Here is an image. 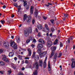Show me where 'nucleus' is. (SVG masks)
<instances>
[{
	"mask_svg": "<svg viewBox=\"0 0 75 75\" xmlns=\"http://www.w3.org/2000/svg\"><path fill=\"white\" fill-rule=\"evenodd\" d=\"M37 28L40 30H41L42 29V26L40 24H38L37 25Z\"/></svg>",
	"mask_w": 75,
	"mask_h": 75,
	"instance_id": "obj_11",
	"label": "nucleus"
},
{
	"mask_svg": "<svg viewBox=\"0 0 75 75\" xmlns=\"http://www.w3.org/2000/svg\"><path fill=\"white\" fill-rule=\"evenodd\" d=\"M14 5L15 6V7H17V4H14Z\"/></svg>",
	"mask_w": 75,
	"mask_h": 75,
	"instance_id": "obj_62",
	"label": "nucleus"
},
{
	"mask_svg": "<svg viewBox=\"0 0 75 75\" xmlns=\"http://www.w3.org/2000/svg\"><path fill=\"white\" fill-rule=\"evenodd\" d=\"M67 41H68V43H70V38H69L68 40H67Z\"/></svg>",
	"mask_w": 75,
	"mask_h": 75,
	"instance_id": "obj_51",
	"label": "nucleus"
},
{
	"mask_svg": "<svg viewBox=\"0 0 75 75\" xmlns=\"http://www.w3.org/2000/svg\"><path fill=\"white\" fill-rule=\"evenodd\" d=\"M26 31H27V32L29 33H31V32H32V29L30 27L28 28Z\"/></svg>",
	"mask_w": 75,
	"mask_h": 75,
	"instance_id": "obj_12",
	"label": "nucleus"
},
{
	"mask_svg": "<svg viewBox=\"0 0 75 75\" xmlns=\"http://www.w3.org/2000/svg\"><path fill=\"white\" fill-rule=\"evenodd\" d=\"M3 8H6V6L4 5L3 6Z\"/></svg>",
	"mask_w": 75,
	"mask_h": 75,
	"instance_id": "obj_63",
	"label": "nucleus"
},
{
	"mask_svg": "<svg viewBox=\"0 0 75 75\" xmlns=\"http://www.w3.org/2000/svg\"><path fill=\"white\" fill-rule=\"evenodd\" d=\"M58 39L57 38L55 40V41L53 42L54 45H57L58 44Z\"/></svg>",
	"mask_w": 75,
	"mask_h": 75,
	"instance_id": "obj_15",
	"label": "nucleus"
},
{
	"mask_svg": "<svg viewBox=\"0 0 75 75\" xmlns=\"http://www.w3.org/2000/svg\"><path fill=\"white\" fill-rule=\"evenodd\" d=\"M13 55H14V53L13 52H11L9 54V57H13Z\"/></svg>",
	"mask_w": 75,
	"mask_h": 75,
	"instance_id": "obj_22",
	"label": "nucleus"
},
{
	"mask_svg": "<svg viewBox=\"0 0 75 75\" xmlns=\"http://www.w3.org/2000/svg\"><path fill=\"white\" fill-rule=\"evenodd\" d=\"M6 59L7 58H6V57H4L3 58H2V59L3 61H6Z\"/></svg>",
	"mask_w": 75,
	"mask_h": 75,
	"instance_id": "obj_37",
	"label": "nucleus"
},
{
	"mask_svg": "<svg viewBox=\"0 0 75 75\" xmlns=\"http://www.w3.org/2000/svg\"><path fill=\"white\" fill-rule=\"evenodd\" d=\"M8 74H10L11 73V70H9L8 71Z\"/></svg>",
	"mask_w": 75,
	"mask_h": 75,
	"instance_id": "obj_44",
	"label": "nucleus"
},
{
	"mask_svg": "<svg viewBox=\"0 0 75 75\" xmlns=\"http://www.w3.org/2000/svg\"><path fill=\"white\" fill-rule=\"evenodd\" d=\"M20 38L19 37H18L16 38L17 42L18 43V42H20Z\"/></svg>",
	"mask_w": 75,
	"mask_h": 75,
	"instance_id": "obj_32",
	"label": "nucleus"
},
{
	"mask_svg": "<svg viewBox=\"0 0 75 75\" xmlns=\"http://www.w3.org/2000/svg\"><path fill=\"white\" fill-rule=\"evenodd\" d=\"M68 14L65 13L64 14V17H65V18H68Z\"/></svg>",
	"mask_w": 75,
	"mask_h": 75,
	"instance_id": "obj_27",
	"label": "nucleus"
},
{
	"mask_svg": "<svg viewBox=\"0 0 75 75\" xmlns=\"http://www.w3.org/2000/svg\"><path fill=\"white\" fill-rule=\"evenodd\" d=\"M35 23V19H34L33 18L32 20V24H34Z\"/></svg>",
	"mask_w": 75,
	"mask_h": 75,
	"instance_id": "obj_39",
	"label": "nucleus"
},
{
	"mask_svg": "<svg viewBox=\"0 0 75 75\" xmlns=\"http://www.w3.org/2000/svg\"><path fill=\"white\" fill-rule=\"evenodd\" d=\"M24 60H23V61H21V64L22 65H23V64H24Z\"/></svg>",
	"mask_w": 75,
	"mask_h": 75,
	"instance_id": "obj_53",
	"label": "nucleus"
},
{
	"mask_svg": "<svg viewBox=\"0 0 75 75\" xmlns=\"http://www.w3.org/2000/svg\"><path fill=\"white\" fill-rule=\"evenodd\" d=\"M33 43H35L36 42V40L35 39H34L33 41Z\"/></svg>",
	"mask_w": 75,
	"mask_h": 75,
	"instance_id": "obj_48",
	"label": "nucleus"
},
{
	"mask_svg": "<svg viewBox=\"0 0 75 75\" xmlns=\"http://www.w3.org/2000/svg\"><path fill=\"white\" fill-rule=\"evenodd\" d=\"M57 57H58V55L56 53L54 55L53 61H55V60L57 59Z\"/></svg>",
	"mask_w": 75,
	"mask_h": 75,
	"instance_id": "obj_20",
	"label": "nucleus"
},
{
	"mask_svg": "<svg viewBox=\"0 0 75 75\" xmlns=\"http://www.w3.org/2000/svg\"><path fill=\"white\" fill-rule=\"evenodd\" d=\"M43 63L42 60H40L39 61V65L41 67H42Z\"/></svg>",
	"mask_w": 75,
	"mask_h": 75,
	"instance_id": "obj_10",
	"label": "nucleus"
},
{
	"mask_svg": "<svg viewBox=\"0 0 75 75\" xmlns=\"http://www.w3.org/2000/svg\"><path fill=\"white\" fill-rule=\"evenodd\" d=\"M21 69H22V70L24 71V69H25V68L24 67H23Z\"/></svg>",
	"mask_w": 75,
	"mask_h": 75,
	"instance_id": "obj_61",
	"label": "nucleus"
},
{
	"mask_svg": "<svg viewBox=\"0 0 75 75\" xmlns=\"http://www.w3.org/2000/svg\"><path fill=\"white\" fill-rule=\"evenodd\" d=\"M11 67L14 69H16V67H17L16 66V65H15V64H11Z\"/></svg>",
	"mask_w": 75,
	"mask_h": 75,
	"instance_id": "obj_19",
	"label": "nucleus"
},
{
	"mask_svg": "<svg viewBox=\"0 0 75 75\" xmlns=\"http://www.w3.org/2000/svg\"><path fill=\"white\" fill-rule=\"evenodd\" d=\"M23 1L24 2V6L25 7V6H27V1Z\"/></svg>",
	"mask_w": 75,
	"mask_h": 75,
	"instance_id": "obj_25",
	"label": "nucleus"
},
{
	"mask_svg": "<svg viewBox=\"0 0 75 75\" xmlns=\"http://www.w3.org/2000/svg\"><path fill=\"white\" fill-rule=\"evenodd\" d=\"M10 46L12 47V48H14L15 50L17 49V46L15 42L13 41H11L10 42Z\"/></svg>",
	"mask_w": 75,
	"mask_h": 75,
	"instance_id": "obj_3",
	"label": "nucleus"
},
{
	"mask_svg": "<svg viewBox=\"0 0 75 75\" xmlns=\"http://www.w3.org/2000/svg\"><path fill=\"white\" fill-rule=\"evenodd\" d=\"M35 58L36 60H38L39 59V56L38 55H36L35 56Z\"/></svg>",
	"mask_w": 75,
	"mask_h": 75,
	"instance_id": "obj_23",
	"label": "nucleus"
},
{
	"mask_svg": "<svg viewBox=\"0 0 75 75\" xmlns=\"http://www.w3.org/2000/svg\"><path fill=\"white\" fill-rule=\"evenodd\" d=\"M37 70L35 71L33 73V74L34 75H37Z\"/></svg>",
	"mask_w": 75,
	"mask_h": 75,
	"instance_id": "obj_30",
	"label": "nucleus"
},
{
	"mask_svg": "<svg viewBox=\"0 0 75 75\" xmlns=\"http://www.w3.org/2000/svg\"><path fill=\"white\" fill-rule=\"evenodd\" d=\"M45 28H48V25H47V24H45Z\"/></svg>",
	"mask_w": 75,
	"mask_h": 75,
	"instance_id": "obj_45",
	"label": "nucleus"
},
{
	"mask_svg": "<svg viewBox=\"0 0 75 75\" xmlns=\"http://www.w3.org/2000/svg\"><path fill=\"white\" fill-rule=\"evenodd\" d=\"M18 57L19 59H21L23 60V59H22V57H23V56H22L19 55H18Z\"/></svg>",
	"mask_w": 75,
	"mask_h": 75,
	"instance_id": "obj_33",
	"label": "nucleus"
},
{
	"mask_svg": "<svg viewBox=\"0 0 75 75\" xmlns=\"http://www.w3.org/2000/svg\"><path fill=\"white\" fill-rule=\"evenodd\" d=\"M14 59L15 60V61H16V60L17 59V57H14Z\"/></svg>",
	"mask_w": 75,
	"mask_h": 75,
	"instance_id": "obj_60",
	"label": "nucleus"
},
{
	"mask_svg": "<svg viewBox=\"0 0 75 75\" xmlns=\"http://www.w3.org/2000/svg\"><path fill=\"white\" fill-rule=\"evenodd\" d=\"M28 62V60H25V64H27Z\"/></svg>",
	"mask_w": 75,
	"mask_h": 75,
	"instance_id": "obj_56",
	"label": "nucleus"
},
{
	"mask_svg": "<svg viewBox=\"0 0 75 75\" xmlns=\"http://www.w3.org/2000/svg\"><path fill=\"white\" fill-rule=\"evenodd\" d=\"M38 48H42V47H43V45L41 43H39L38 46Z\"/></svg>",
	"mask_w": 75,
	"mask_h": 75,
	"instance_id": "obj_17",
	"label": "nucleus"
},
{
	"mask_svg": "<svg viewBox=\"0 0 75 75\" xmlns=\"http://www.w3.org/2000/svg\"><path fill=\"white\" fill-rule=\"evenodd\" d=\"M4 51V50L3 49H0V54L1 53H3Z\"/></svg>",
	"mask_w": 75,
	"mask_h": 75,
	"instance_id": "obj_34",
	"label": "nucleus"
},
{
	"mask_svg": "<svg viewBox=\"0 0 75 75\" xmlns=\"http://www.w3.org/2000/svg\"><path fill=\"white\" fill-rule=\"evenodd\" d=\"M47 57H48V56H47V55H46L45 57V59L44 61L45 62H46L47 60Z\"/></svg>",
	"mask_w": 75,
	"mask_h": 75,
	"instance_id": "obj_47",
	"label": "nucleus"
},
{
	"mask_svg": "<svg viewBox=\"0 0 75 75\" xmlns=\"http://www.w3.org/2000/svg\"><path fill=\"white\" fill-rule=\"evenodd\" d=\"M31 46L32 47V48H34V47H35V45H34L33 44Z\"/></svg>",
	"mask_w": 75,
	"mask_h": 75,
	"instance_id": "obj_58",
	"label": "nucleus"
},
{
	"mask_svg": "<svg viewBox=\"0 0 75 75\" xmlns=\"http://www.w3.org/2000/svg\"><path fill=\"white\" fill-rule=\"evenodd\" d=\"M64 21H65L66 20H67V18L64 17V18L63 19Z\"/></svg>",
	"mask_w": 75,
	"mask_h": 75,
	"instance_id": "obj_59",
	"label": "nucleus"
},
{
	"mask_svg": "<svg viewBox=\"0 0 75 75\" xmlns=\"http://www.w3.org/2000/svg\"><path fill=\"white\" fill-rule=\"evenodd\" d=\"M32 17L30 16L27 17L26 14L24 15L23 18V21H25V20H26L27 23H30L31 21Z\"/></svg>",
	"mask_w": 75,
	"mask_h": 75,
	"instance_id": "obj_1",
	"label": "nucleus"
},
{
	"mask_svg": "<svg viewBox=\"0 0 75 75\" xmlns=\"http://www.w3.org/2000/svg\"><path fill=\"white\" fill-rule=\"evenodd\" d=\"M4 45L5 47H7L9 46V43L8 42H5L4 44Z\"/></svg>",
	"mask_w": 75,
	"mask_h": 75,
	"instance_id": "obj_14",
	"label": "nucleus"
},
{
	"mask_svg": "<svg viewBox=\"0 0 75 75\" xmlns=\"http://www.w3.org/2000/svg\"><path fill=\"white\" fill-rule=\"evenodd\" d=\"M34 16L35 17H37V16H38V13L37 12H35V13L34 14Z\"/></svg>",
	"mask_w": 75,
	"mask_h": 75,
	"instance_id": "obj_28",
	"label": "nucleus"
},
{
	"mask_svg": "<svg viewBox=\"0 0 75 75\" xmlns=\"http://www.w3.org/2000/svg\"><path fill=\"white\" fill-rule=\"evenodd\" d=\"M43 31L47 33L50 31V29L48 28H43Z\"/></svg>",
	"mask_w": 75,
	"mask_h": 75,
	"instance_id": "obj_13",
	"label": "nucleus"
},
{
	"mask_svg": "<svg viewBox=\"0 0 75 75\" xmlns=\"http://www.w3.org/2000/svg\"><path fill=\"white\" fill-rule=\"evenodd\" d=\"M38 36H39V37H40V36H41V32H39L38 33Z\"/></svg>",
	"mask_w": 75,
	"mask_h": 75,
	"instance_id": "obj_57",
	"label": "nucleus"
},
{
	"mask_svg": "<svg viewBox=\"0 0 75 75\" xmlns=\"http://www.w3.org/2000/svg\"><path fill=\"white\" fill-rule=\"evenodd\" d=\"M29 58L28 57H26L25 58V59H28Z\"/></svg>",
	"mask_w": 75,
	"mask_h": 75,
	"instance_id": "obj_64",
	"label": "nucleus"
},
{
	"mask_svg": "<svg viewBox=\"0 0 75 75\" xmlns=\"http://www.w3.org/2000/svg\"><path fill=\"white\" fill-rule=\"evenodd\" d=\"M48 70L49 71H51V67H50V64H49L48 65Z\"/></svg>",
	"mask_w": 75,
	"mask_h": 75,
	"instance_id": "obj_31",
	"label": "nucleus"
},
{
	"mask_svg": "<svg viewBox=\"0 0 75 75\" xmlns=\"http://www.w3.org/2000/svg\"><path fill=\"white\" fill-rule=\"evenodd\" d=\"M38 41L39 42L42 43V44H45V42L42 39H40Z\"/></svg>",
	"mask_w": 75,
	"mask_h": 75,
	"instance_id": "obj_18",
	"label": "nucleus"
},
{
	"mask_svg": "<svg viewBox=\"0 0 75 75\" xmlns=\"http://www.w3.org/2000/svg\"><path fill=\"white\" fill-rule=\"evenodd\" d=\"M26 9L27 10H28V9H29V6L28 5H26V6H25Z\"/></svg>",
	"mask_w": 75,
	"mask_h": 75,
	"instance_id": "obj_41",
	"label": "nucleus"
},
{
	"mask_svg": "<svg viewBox=\"0 0 75 75\" xmlns=\"http://www.w3.org/2000/svg\"><path fill=\"white\" fill-rule=\"evenodd\" d=\"M35 52H33V54L32 56V58H34L35 57Z\"/></svg>",
	"mask_w": 75,
	"mask_h": 75,
	"instance_id": "obj_29",
	"label": "nucleus"
},
{
	"mask_svg": "<svg viewBox=\"0 0 75 75\" xmlns=\"http://www.w3.org/2000/svg\"><path fill=\"white\" fill-rule=\"evenodd\" d=\"M5 61L6 62H9V60L8 59L6 58V60H5Z\"/></svg>",
	"mask_w": 75,
	"mask_h": 75,
	"instance_id": "obj_38",
	"label": "nucleus"
},
{
	"mask_svg": "<svg viewBox=\"0 0 75 75\" xmlns=\"http://www.w3.org/2000/svg\"><path fill=\"white\" fill-rule=\"evenodd\" d=\"M60 47H63V45H62V43L61 42H60Z\"/></svg>",
	"mask_w": 75,
	"mask_h": 75,
	"instance_id": "obj_42",
	"label": "nucleus"
},
{
	"mask_svg": "<svg viewBox=\"0 0 75 75\" xmlns=\"http://www.w3.org/2000/svg\"><path fill=\"white\" fill-rule=\"evenodd\" d=\"M47 54V52L45 51L42 52V53H41V54H40V58H42V57H44L45 55Z\"/></svg>",
	"mask_w": 75,
	"mask_h": 75,
	"instance_id": "obj_8",
	"label": "nucleus"
},
{
	"mask_svg": "<svg viewBox=\"0 0 75 75\" xmlns=\"http://www.w3.org/2000/svg\"><path fill=\"white\" fill-rule=\"evenodd\" d=\"M30 40H33V38H32V37H31V36H30L29 37V39Z\"/></svg>",
	"mask_w": 75,
	"mask_h": 75,
	"instance_id": "obj_55",
	"label": "nucleus"
},
{
	"mask_svg": "<svg viewBox=\"0 0 75 75\" xmlns=\"http://www.w3.org/2000/svg\"><path fill=\"white\" fill-rule=\"evenodd\" d=\"M72 61V63L71 64V68H74L75 67V59L73 58L71 59Z\"/></svg>",
	"mask_w": 75,
	"mask_h": 75,
	"instance_id": "obj_6",
	"label": "nucleus"
},
{
	"mask_svg": "<svg viewBox=\"0 0 75 75\" xmlns=\"http://www.w3.org/2000/svg\"><path fill=\"white\" fill-rule=\"evenodd\" d=\"M26 43L28 44V43H29L30 42V40L29 39H28L27 40H26Z\"/></svg>",
	"mask_w": 75,
	"mask_h": 75,
	"instance_id": "obj_40",
	"label": "nucleus"
},
{
	"mask_svg": "<svg viewBox=\"0 0 75 75\" xmlns=\"http://www.w3.org/2000/svg\"><path fill=\"white\" fill-rule=\"evenodd\" d=\"M18 75H24V74L21 72H19L18 73Z\"/></svg>",
	"mask_w": 75,
	"mask_h": 75,
	"instance_id": "obj_50",
	"label": "nucleus"
},
{
	"mask_svg": "<svg viewBox=\"0 0 75 75\" xmlns=\"http://www.w3.org/2000/svg\"><path fill=\"white\" fill-rule=\"evenodd\" d=\"M50 21L51 22V23L53 24V23H54L55 21H54V19H51L50 20Z\"/></svg>",
	"mask_w": 75,
	"mask_h": 75,
	"instance_id": "obj_35",
	"label": "nucleus"
},
{
	"mask_svg": "<svg viewBox=\"0 0 75 75\" xmlns=\"http://www.w3.org/2000/svg\"><path fill=\"white\" fill-rule=\"evenodd\" d=\"M29 33H28V32L27 31H24V34L25 36V37H28V35H29Z\"/></svg>",
	"mask_w": 75,
	"mask_h": 75,
	"instance_id": "obj_16",
	"label": "nucleus"
},
{
	"mask_svg": "<svg viewBox=\"0 0 75 75\" xmlns=\"http://www.w3.org/2000/svg\"><path fill=\"white\" fill-rule=\"evenodd\" d=\"M38 52L39 54V56H40V54H41V50L40 49H39L38 50Z\"/></svg>",
	"mask_w": 75,
	"mask_h": 75,
	"instance_id": "obj_24",
	"label": "nucleus"
},
{
	"mask_svg": "<svg viewBox=\"0 0 75 75\" xmlns=\"http://www.w3.org/2000/svg\"><path fill=\"white\" fill-rule=\"evenodd\" d=\"M34 67H35L36 69H38V68H39V65H38V62H35L33 64Z\"/></svg>",
	"mask_w": 75,
	"mask_h": 75,
	"instance_id": "obj_4",
	"label": "nucleus"
},
{
	"mask_svg": "<svg viewBox=\"0 0 75 75\" xmlns=\"http://www.w3.org/2000/svg\"><path fill=\"white\" fill-rule=\"evenodd\" d=\"M33 6H31L30 10V15H33Z\"/></svg>",
	"mask_w": 75,
	"mask_h": 75,
	"instance_id": "obj_9",
	"label": "nucleus"
},
{
	"mask_svg": "<svg viewBox=\"0 0 75 75\" xmlns=\"http://www.w3.org/2000/svg\"><path fill=\"white\" fill-rule=\"evenodd\" d=\"M0 74H4V72L3 71H0Z\"/></svg>",
	"mask_w": 75,
	"mask_h": 75,
	"instance_id": "obj_52",
	"label": "nucleus"
},
{
	"mask_svg": "<svg viewBox=\"0 0 75 75\" xmlns=\"http://www.w3.org/2000/svg\"><path fill=\"white\" fill-rule=\"evenodd\" d=\"M5 65L4 62L1 61H0V65H2V66H4Z\"/></svg>",
	"mask_w": 75,
	"mask_h": 75,
	"instance_id": "obj_26",
	"label": "nucleus"
},
{
	"mask_svg": "<svg viewBox=\"0 0 75 75\" xmlns=\"http://www.w3.org/2000/svg\"><path fill=\"white\" fill-rule=\"evenodd\" d=\"M57 47L55 46H52L51 47V50L52 51V52L50 55V58H51L52 57H53L55 54V51L56 50Z\"/></svg>",
	"mask_w": 75,
	"mask_h": 75,
	"instance_id": "obj_2",
	"label": "nucleus"
},
{
	"mask_svg": "<svg viewBox=\"0 0 75 75\" xmlns=\"http://www.w3.org/2000/svg\"><path fill=\"white\" fill-rule=\"evenodd\" d=\"M28 55L27 56V57H31L32 52H31V50L30 48L28 49Z\"/></svg>",
	"mask_w": 75,
	"mask_h": 75,
	"instance_id": "obj_7",
	"label": "nucleus"
},
{
	"mask_svg": "<svg viewBox=\"0 0 75 75\" xmlns=\"http://www.w3.org/2000/svg\"><path fill=\"white\" fill-rule=\"evenodd\" d=\"M54 28H51V31L52 32H54Z\"/></svg>",
	"mask_w": 75,
	"mask_h": 75,
	"instance_id": "obj_43",
	"label": "nucleus"
},
{
	"mask_svg": "<svg viewBox=\"0 0 75 75\" xmlns=\"http://www.w3.org/2000/svg\"><path fill=\"white\" fill-rule=\"evenodd\" d=\"M43 19H44V20H45L47 18V17H45V16H43Z\"/></svg>",
	"mask_w": 75,
	"mask_h": 75,
	"instance_id": "obj_49",
	"label": "nucleus"
},
{
	"mask_svg": "<svg viewBox=\"0 0 75 75\" xmlns=\"http://www.w3.org/2000/svg\"><path fill=\"white\" fill-rule=\"evenodd\" d=\"M46 62L44 61V62L43 63V67L44 68H45L46 67H47V63H46Z\"/></svg>",
	"mask_w": 75,
	"mask_h": 75,
	"instance_id": "obj_21",
	"label": "nucleus"
},
{
	"mask_svg": "<svg viewBox=\"0 0 75 75\" xmlns=\"http://www.w3.org/2000/svg\"><path fill=\"white\" fill-rule=\"evenodd\" d=\"M1 22L2 23V24H4V23H5V21H3V20H1Z\"/></svg>",
	"mask_w": 75,
	"mask_h": 75,
	"instance_id": "obj_36",
	"label": "nucleus"
},
{
	"mask_svg": "<svg viewBox=\"0 0 75 75\" xmlns=\"http://www.w3.org/2000/svg\"><path fill=\"white\" fill-rule=\"evenodd\" d=\"M61 55H62V54L61 53H59V56L58 57V58H60V57H61Z\"/></svg>",
	"mask_w": 75,
	"mask_h": 75,
	"instance_id": "obj_46",
	"label": "nucleus"
},
{
	"mask_svg": "<svg viewBox=\"0 0 75 75\" xmlns=\"http://www.w3.org/2000/svg\"><path fill=\"white\" fill-rule=\"evenodd\" d=\"M35 31L37 33H38V29L37 28H36L35 29Z\"/></svg>",
	"mask_w": 75,
	"mask_h": 75,
	"instance_id": "obj_54",
	"label": "nucleus"
},
{
	"mask_svg": "<svg viewBox=\"0 0 75 75\" xmlns=\"http://www.w3.org/2000/svg\"><path fill=\"white\" fill-rule=\"evenodd\" d=\"M52 45V42L51 41H48L47 43V45L48 47H51Z\"/></svg>",
	"mask_w": 75,
	"mask_h": 75,
	"instance_id": "obj_5",
	"label": "nucleus"
}]
</instances>
